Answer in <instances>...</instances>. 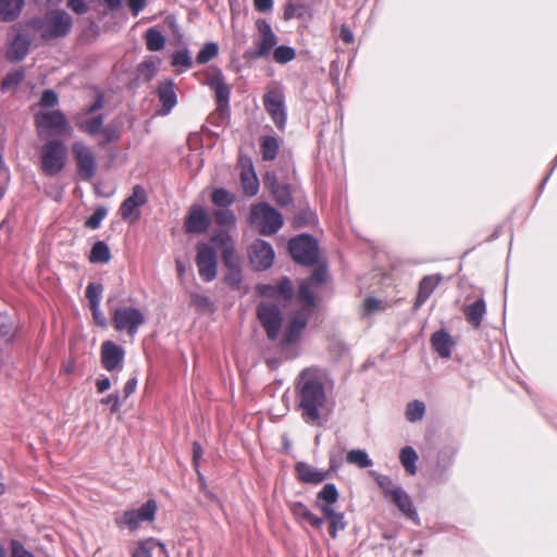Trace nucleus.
I'll return each instance as SVG.
<instances>
[{
    "mask_svg": "<svg viewBox=\"0 0 557 557\" xmlns=\"http://www.w3.org/2000/svg\"><path fill=\"white\" fill-rule=\"evenodd\" d=\"M288 248L295 261L311 265L318 260L317 242L309 235L302 234L289 240Z\"/></svg>",
    "mask_w": 557,
    "mask_h": 557,
    "instance_id": "nucleus-9",
    "label": "nucleus"
},
{
    "mask_svg": "<svg viewBox=\"0 0 557 557\" xmlns=\"http://www.w3.org/2000/svg\"><path fill=\"white\" fill-rule=\"evenodd\" d=\"M219 53V47L214 42H208L197 54L196 61L199 64H205L215 58Z\"/></svg>",
    "mask_w": 557,
    "mask_h": 557,
    "instance_id": "nucleus-43",
    "label": "nucleus"
},
{
    "mask_svg": "<svg viewBox=\"0 0 557 557\" xmlns=\"http://www.w3.org/2000/svg\"><path fill=\"white\" fill-rule=\"evenodd\" d=\"M261 152L264 160H274L278 152V143L276 138L272 136L264 137L261 141Z\"/></svg>",
    "mask_w": 557,
    "mask_h": 557,
    "instance_id": "nucleus-39",
    "label": "nucleus"
},
{
    "mask_svg": "<svg viewBox=\"0 0 557 557\" xmlns=\"http://www.w3.org/2000/svg\"><path fill=\"white\" fill-rule=\"evenodd\" d=\"M382 309V301L373 297L366 298L362 304V311L364 315L373 314Z\"/></svg>",
    "mask_w": 557,
    "mask_h": 557,
    "instance_id": "nucleus-50",
    "label": "nucleus"
},
{
    "mask_svg": "<svg viewBox=\"0 0 557 557\" xmlns=\"http://www.w3.org/2000/svg\"><path fill=\"white\" fill-rule=\"evenodd\" d=\"M23 78L24 74L21 71L9 73L2 82V89H10L17 86L23 81Z\"/></svg>",
    "mask_w": 557,
    "mask_h": 557,
    "instance_id": "nucleus-51",
    "label": "nucleus"
},
{
    "mask_svg": "<svg viewBox=\"0 0 557 557\" xmlns=\"http://www.w3.org/2000/svg\"><path fill=\"white\" fill-rule=\"evenodd\" d=\"M145 38H146L147 49L149 51H159L164 48L165 38L161 34V32H159L158 29L149 28L146 32Z\"/></svg>",
    "mask_w": 557,
    "mask_h": 557,
    "instance_id": "nucleus-37",
    "label": "nucleus"
},
{
    "mask_svg": "<svg viewBox=\"0 0 557 557\" xmlns=\"http://www.w3.org/2000/svg\"><path fill=\"white\" fill-rule=\"evenodd\" d=\"M466 321L474 329H479L486 313V305L484 299L480 298L463 309Z\"/></svg>",
    "mask_w": 557,
    "mask_h": 557,
    "instance_id": "nucleus-27",
    "label": "nucleus"
},
{
    "mask_svg": "<svg viewBox=\"0 0 557 557\" xmlns=\"http://www.w3.org/2000/svg\"><path fill=\"white\" fill-rule=\"evenodd\" d=\"M226 282L234 287H238L242 282L240 267L227 269Z\"/></svg>",
    "mask_w": 557,
    "mask_h": 557,
    "instance_id": "nucleus-53",
    "label": "nucleus"
},
{
    "mask_svg": "<svg viewBox=\"0 0 557 557\" xmlns=\"http://www.w3.org/2000/svg\"><path fill=\"white\" fill-rule=\"evenodd\" d=\"M137 382V377L133 376L125 383L123 387V399L128 398L135 392Z\"/></svg>",
    "mask_w": 557,
    "mask_h": 557,
    "instance_id": "nucleus-60",
    "label": "nucleus"
},
{
    "mask_svg": "<svg viewBox=\"0 0 557 557\" xmlns=\"http://www.w3.org/2000/svg\"><path fill=\"white\" fill-rule=\"evenodd\" d=\"M159 100L164 108V113L168 114L176 104V94L172 82L161 83L158 87Z\"/></svg>",
    "mask_w": 557,
    "mask_h": 557,
    "instance_id": "nucleus-29",
    "label": "nucleus"
},
{
    "mask_svg": "<svg viewBox=\"0 0 557 557\" xmlns=\"http://www.w3.org/2000/svg\"><path fill=\"white\" fill-rule=\"evenodd\" d=\"M11 557H34L20 542H11Z\"/></svg>",
    "mask_w": 557,
    "mask_h": 557,
    "instance_id": "nucleus-54",
    "label": "nucleus"
},
{
    "mask_svg": "<svg viewBox=\"0 0 557 557\" xmlns=\"http://www.w3.org/2000/svg\"><path fill=\"white\" fill-rule=\"evenodd\" d=\"M137 72L138 78L148 82L154 76L157 67L152 61H145L138 66Z\"/></svg>",
    "mask_w": 557,
    "mask_h": 557,
    "instance_id": "nucleus-47",
    "label": "nucleus"
},
{
    "mask_svg": "<svg viewBox=\"0 0 557 557\" xmlns=\"http://www.w3.org/2000/svg\"><path fill=\"white\" fill-rule=\"evenodd\" d=\"M293 513L300 519L307 520L311 511L302 503H295L292 506Z\"/></svg>",
    "mask_w": 557,
    "mask_h": 557,
    "instance_id": "nucleus-57",
    "label": "nucleus"
},
{
    "mask_svg": "<svg viewBox=\"0 0 557 557\" xmlns=\"http://www.w3.org/2000/svg\"><path fill=\"white\" fill-rule=\"evenodd\" d=\"M431 344L434 350L442 358H449L451 354V348L454 346V342L450 335L444 331L435 332L431 337Z\"/></svg>",
    "mask_w": 557,
    "mask_h": 557,
    "instance_id": "nucleus-26",
    "label": "nucleus"
},
{
    "mask_svg": "<svg viewBox=\"0 0 557 557\" xmlns=\"http://www.w3.org/2000/svg\"><path fill=\"white\" fill-rule=\"evenodd\" d=\"M67 152L60 140H50L41 149V169L45 174L53 176L60 173L66 161Z\"/></svg>",
    "mask_w": 557,
    "mask_h": 557,
    "instance_id": "nucleus-5",
    "label": "nucleus"
},
{
    "mask_svg": "<svg viewBox=\"0 0 557 557\" xmlns=\"http://www.w3.org/2000/svg\"><path fill=\"white\" fill-rule=\"evenodd\" d=\"M256 28L257 38L253 48L248 53L251 59L267 58L277 45L278 38L265 20H258Z\"/></svg>",
    "mask_w": 557,
    "mask_h": 557,
    "instance_id": "nucleus-7",
    "label": "nucleus"
},
{
    "mask_svg": "<svg viewBox=\"0 0 557 557\" xmlns=\"http://www.w3.org/2000/svg\"><path fill=\"white\" fill-rule=\"evenodd\" d=\"M69 7L77 14H84L88 11V0H69Z\"/></svg>",
    "mask_w": 557,
    "mask_h": 557,
    "instance_id": "nucleus-55",
    "label": "nucleus"
},
{
    "mask_svg": "<svg viewBox=\"0 0 557 557\" xmlns=\"http://www.w3.org/2000/svg\"><path fill=\"white\" fill-rule=\"evenodd\" d=\"M209 86L214 90L216 101L220 107L227 106L230 100L231 89L230 86L224 82V77L221 72L215 73L209 79Z\"/></svg>",
    "mask_w": 557,
    "mask_h": 557,
    "instance_id": "nucleus-25",
    "label": "nucleus"
},
{
    "mask_svg": "<svg viewBox=\"0 0 557 557\" xmlns=\"http://www.w3.org/2000/svg\"><path fill=\"white\" fill-rule=\"evenodd\" d=\"M391 500L398 507V509L409 519L417 521L418 513L412 504L410 496L401 488L400 491L394 492V496Z\"/></svg>",
    "mask_w": 557,
    "mask_h": 557,
    "instance_id": "nucleus-28",
    "label": "nucleus"
},
{
    "mask_svg": "<svg viewBox=\"0 0 557 557\" xmlns=\"http://www.w3.org/2000/svg\"><path fill=\"white\" fill-rule=\"evenodd\" d=\"M145 321V314L135 307L124 306L112 310L114 329L119 332H126L129 336H134Z\"/></svg>",
    "mask_w": 557,
    "mask_h": 557,
    "instance_id": "nucleus-6",
    "label": "nucleus"
},
{
    "mask_svg": "<svg viewBox=\"0 0 557 557\" xmlns=\"http://www.w3.org/2000/svg\"><path fill=\"white\" fill-rule=\"evenodd\" d=\"M339 37L345 44H351L354 41V34L347 25H342Z\"/></svg>",
    "mask_w": 557,
    "mask_h": 557,
    "instance_id": "nucleus-64",
    "label": "nucleus"
},
{
    "mask_svg": "<svg viewBox=\"0 0 557 557\" xmlns=\"http://www.w3.org/2000/svg\"><path fill=\"white\" fill-rule=\"evenodd\" d=\"M111 258L110 249L103 242H97L90 251L89 260L92 263H107Z\"/></svg>",
    "mask_w": 557,
    "mask_h": 557,
    "instance_id": "nucleus-36",
    "label": "nucleus"
},
{
    "mask_svg": "<svg viewBox=\"0 0 557 557\" xmlns=\"http://www.w3.org/2000/svg\"><path fill=\"white\" fill-rule=\"evenodd\" d=\"M399 459H400L403 467L410 475H413L417 473L416 462L418 460V455L412 447H410V446L404 447L400 450Z\"/></svg>",
    "mask_w": 557,
    "mask_h": 557,
    "instance_id": "nucleus-32",
    "label": "nucleus"
},
{
    "mask_svg": "<svg viewBox=\"0 0 557 557\" xmlns=\"http://www.w3.org/2000/svg\"><path fill=\"white\" fill-rule=\"evenodd\" d=\"M425 412V406L422 401L413 400L408 404L406 417L410 422L420 421Z\"/></svg>",
    "mask_w": 557,
    "mask_h": 557,
    "instance_id": "nucleus-42",
    "label": "nucleus"
},
{
    "mask_svg": "<svg viewBox=\"0 0 557 557\" xmlns=\"http://www.w3.org/2000/svg\"><path fill=\"white\" fill-rule=\"evenodd\" d=\"M379 486L383 490L386 497L392 498L394 492L400 491L401 487L396 485L389 476L381 475L376 479Z\"/></svg>",
    "mask_w": 557,
    "mask_h": 557,
    "instance_id": "nucleus-46",
    "label": "nucleus"
},
{
    "mask_svg": "<svg viewBox=\"0 0 557 557\" xmlns=\"http://www.w3.org/2000/svg\"><path fill=\"white\" fill-rule=\"evenodd\" d=\"M325 520L329 522V532L332 539H336L339 531L345 530L347 523L343 512L336 511L335 508L321 507Z\"/></svg>",
    "mask_w": 557,
    "mask_h": 557,
    "instance_id": "nucleus-24",
    "label": "nucleus"
},
{
    "mask_svg": "<svg viewBox=\"0 0 557 557\" xmlns=\"http://www.w3.org/2000/svg\"><path fill=\"white\" fill-rule=\"evenodd\" d=\"M443 276L441 274H432L424 276L419 283V290L414 301V307H421L438 286Z\"/></svg>",
    "mask_w": 557,
    "mask_h": 557,
    "instance_id": "nucleus-21",
    "label": "nucleus"
},
{
    "mask_svg": "<svg viewBox=\"0 0 557 557\" xmlns=\"http://www.w3.org/2000/svg\"><path fill=\"white\" fill-rule=\"evenodd\" d=\"M263 106L278 129L286 125L285 96L278 87L270 86L263 95Z\"/></svg>",
    "mask_w": 557,
    "mask_h": 557,
    "instance_id": "nucleus-8",
    "label": "nucleus"
},
{
    "mask_svg": "<svg viewBox=\"0 0 557 557\" xmlns=\"http://www.w3.org/2000/svg\"><path fill=\"white\" fill-rule=\"evenodd\" d=\"M258 319L270 339H275L282 325V314L275 304L264 301L258 306Z\"/></svg>",
    "mask_w": 557,
    "mask_h": 557,
    "instance_id": "nucleus-13",
    "label": "nucleus"
},
{
    "mask_svg": "<svg viewBox=\"0 0 557 557\" xmlns=\"http://www.w3.org/2000/svg\"><path fill=\"white\" fill-rule=\"evenodd\" d=\"M212 202L223 208H227L235 201V196L224 188H216L211 194Z\"/></svg>",
    "mask_w": 557,
    "mask_h": 557,
    "instance_id": "nucleus-40",
    "label": "nucleus"
},
{
    "mask_svg": "<svg viewBox=\"0 0 557 557\" xmlns=\"http://www.w3.org/2000/svg\"><path fill=\"white\" fill-rule=\"evenodd\" d=\"M73 25L72 17L64 11H50L44 18L34 21V27L46 39H55L66 36Z\"/></svg>",
    "mask_w": 557,
    "mask_h": 557,
    "instance_id": "nucleus-3",
    "label": "nucleus"
},
{
    "mask_svg": "<svg viewBox=\"0 0 557 557\" xmlns=\"http://www.w3.org/2000/svg\"><path fill=\"white\" fill-rule=\"evenodd\" d=\"M58 103V96L53 90H45L40 99V106L44 108H53Z\"/></svg>",
    "mask_w": 557,
    "mask_h": 557,
    "instance_id": "nucleus-52",
    "label": "nucleus"
},
{
    "mask_svg": "<svg viewBox=\"0 0 557 557\" xmlns=\"http://www.w3.org/2000/svg\"><path fill=\"white\" fill-rule=\"evenodd\" d=\"M338 500V492L334 484L327 483L317 495L315 507L321 511V507L334 508Z\"/></svg>",
    "mask_w": 557,
    "mask_h": 557,
    "instance_id": "nucleus-30",
    "label": "nucleus"
},
{
    "mask_svg": "<svg viewBox=\"0 0 557 557\" xmlns=\"http://www.w3.org/2000/svg\"><path fill=\"white\" fill-rule=\"evenodd\" d=\"M196 249L199 276L206 282L213 281L218 274L216 251L206 243H198Z\"/></svg>",
    "mask_w": 557,
    "mask_h": 557,
    "instance_id": "nucleus-11",
    "label": "nucleus"
},
{
    "mask_svg": "<svg viewBox=\"0 0 557 557\" xmlns=\"http://www.w3.org/2000/svg\"><path fill=\"white\" fill-rule=\"evenodd\" d=\"M296 471L300 481L310 484L322 483L329 475L327 471L319 470L306 462H298Z\"/></svg>",
    "mask_w": 557,
    "mask_h": 557,
    "instance_id": "nucleus-23",
    "label": "nucleus"
},
{
    "mask_svg": "<svg viewBox=\"0 0 557 557\" xmlns=\"http://www.w3.org/2000/svg\"><path fill=\"white\" fill-rule=\"evenodd\" d=\"M253 4L257 11L267 12L272 10L273 0H253Z\"/></svg>",
    "mask_w": 557,
    "mask_h": 557,
    "instance_id": "nucleus-62",
    "label": "nucleus"
},
{
    "mask_svg": "<svg viewBox=\"0 0 557 557\" xmlns=\"http://www.w3.org/2000/svg\"><path fill=\"white\" fill-rule=\"evenodd\" d=\"M296 58V51L289 46H278L273 50V60L278 64H286Z\"/></svg>",
    "mask_w": 557,
    "mask_h": 557,
    "instance_id": "nucleus-41",
    "label": "nucleus"
},
{
    "mask_svg": "<svg viewBox=\"0 0 557 557\" xmlns=\"http://www.w3.org/2000/svg\"><path fill=\"white\" fill-rule=\"evenodd\" d=\"M72 152L77 165V172L82 180L90 181L97 169L96 157L92 150L81 141L72 145Z\"/></svg>",
    "mask_w": 557,
    "mask_h": 557,
    "instance_id": "nucleus-12",
    "label": "nucleus"
},
{
    "mask_svg": "<svg viewBox=\"0 0 557 557\" xmlns=\"http://www.w3.org/2000/svg\"><path fill=\"white\" fill-rule=\"evenodd\" d=\"M259 293L264 297L287 300L293 295L292 283L288 278H283L277 285L261 284L258 285Z\"/></svg>",
    "mask_w": 557,
    "mask_h": 557,
    "instance_id": "nucleus-19",
    "label": "nucleus"
},
{
    "mask_svg": "<svg viewBox=\"0 0 557 557\" xmlns=\"http://www.w3.org/2000/svg\"><path fill=\"white\" fill-rule=\"evenodd\" d=\"M209 225L210 218L207 211L201 206H191L185 219L184 227L186 233H203L208 230Z\"/></svg>",
    "mask_w": 557,
    "mask_h": 557,
    "instance_id": "nucleus-18",
    "label": "nucleus"
},
{
    "mask_svg": "<svg viewBox=\"0 0 557 557\" xmlns=\"http://www.w3.org/2000/svg\"><path fill=\"white\" fill-rule=\"evenodd\" d=\"M273 194L281 205H287L290 201L286 186H278L276 189H273Z\"/></svg>",
    "mask_w": 557,
    "mask_h": 557,
    "instance_id": "nucleus-56",
    "label": "nucleus"
},
{
    "mask_svg": "<svg viewBox=\"0 0 557 557\" xmlns=\"http://www.w3.org/2000/svg\"><path fill=\"white\" fill-rule=\"evenodd\" d=\"M346 461L362 469L370 468L373 465V461L369 457L368 453L363 449L349 450L346 455Z\"/></svg>",
    "mask_w": 557,
    "mask_h": 557,
    "instance_id": "nucleus-33",
    "label": "nucleus"
},
{
    "mask_svg": "<svg viewBox=\"0 0 557 557\" xmlns=\"http://www.w3.org/2000/svg\"><path fill=\"white\" fill-rule=\"evenodd\" d=\"M156 548H159L162 554H166L164 544L153 539H149L139 544V546L134 550L133 557H151V554Z\"/></svg>",
    "mask_w": 557,
    "mask_h": 557,
    "instance_id": "nucleus-34",
    "label": "nucleus"
},
{
    "mask_svg": "<svg viewBox=\"0 0 557 557\" xmlns=\"http://www.w3.org/2000/svg\"><path fill=\"white\" fill-rule=\"evenodd\" d=\"M172 64L183 69H189L193 64L191 58L187 50H180L173 54Z\"/></svg>",
    "mask_w": 557,
    "mask_h": 557,
    "instance_id": "nucleus-48",
    "label": "nucleus"
},
{
    "mask_svg": "<svg viewBox=\"0 0 557 557\" xmlns=\"http://www.w3.org/2000/svg\"><path fill=\"white\" fill-rule=\"evenodd\" d=\"M91 311H92V318L96 322L97 325L99 326H107V319L104 317V314L101 312L100 310V306H97V307H90Z\"/></svg>",
    "mask_w": 557,
    "mask_h": 557,
    "instance_id": "nucleus-61",
    "label": "nucleus"
},
{
    "mask_svg": "<svg viewBox=\"0 0 557 557\" xmlns=\"http://www.w3.org/2000/svg\"><path fill=\"white\" fill-rule=\"evenodd\" d=\"M148 200L147 193L144 187L136 185L133 187V193L127 197L120 207V214L123 220L131 223L137 222L140 219L139 208Z\"/></svg>",
    "mask_w": 557,
    "mask_h": 557,
    "instance_id": "nucleus-15",
    "label": "nucleus"
},
{
    "mask_svg": "<svg viewBox=\"0 0 557 557\" xmlns=\"http://www.w3.org/2000/svg\"><path fill=\"white\" fill-rule=\"evenodd\" d=\"M35 125L39 137L44 138L65 131L67 120L60 110L42 111L35 114Z\"/></svg>",
    "mask_w": 557,
    "mask_h": 557,
    "instance_id": "nucleus-10",
    "label": "nucleus"
},
{
    "mask_svg": "<svg viewBox=\"0 0 557 557\" xmlns=\"http://www.w3.org/2000/svg\"><path fill=\"white\" fill-rule=\"evenodd\" d=\"M102 285L99 283H90L86 288V298L89 300L90 307L100 306L102 297Z\"/></svg>",
    "mask_w": 557,
    "mask_h": 557,
    "instance_id": "nucleus-44",
    "label": "nucleus"
},
{
    "mask_svg": "<svg viewBox=\"0 0 557 557\" xmlns=\"http://www.w3.org/2000/svg\"><path fill=\"white\" fill-rule=\"evenodd\" d=\"M240 182L247 196H255L259 190V181L250 160H242Z\"/></svg>",
    "mask_w": 557,
    "mask_h": 557,
    "instance_id": "nucleus-20",
    "label": "nucleus"
},
{
    "mask_svg": "<svg viewBox=\"0 0 557 557\" xmlns=\"http://www.w3.org/2000/svg\"><path fill=\"white\" fill-rule=\"evenodd\" d=\"M96 386H97V391L99 393H104L106 391H108L111 387V381L107 376H100L96 381Z\"/></svg>",
    "mask_w": 557,
    "mask_h": 557,
    "instance_id": "nucleus-63",
    "label": "nucleus"
},
{
    "mask_svg": "<svg viewBox=\"0 0 557 557\" xmlns=\"http://www.w3.org/2000/svg\"><path fill=\"white\" fill-rule=\"evenodd\" d=\"M107 215L106 208H98L96 211L86 220L85 225L91 230H96L100 226L101 221Z\"/></svg>",
    "mask_w": 557,
    "mask_h": 557,
    "instance_id": "nucleus-49",
    "label": "nucleus"
},
{
    "mask_svg": "<svg viewBox=\"0 0 557 557\" xmlns=\"http://www.w3.org/2000/svg\"><path fill=\"white\" fill-rule=\"evenodd\" d=\"M274 256L271 245L262 239L255 240L250 246V262L259 271L269 269L273 264Z\"/></svg>",
    "mask_w": 557,
    "mask_h": 557,
    "instance_id": "nucleus-16",
    "label": "nucleus"
},
{
    "mask_svg": "<svg viewBox=\"0 0 557 557\" xmlns=\"http://www.w3.org/2000/svg\"><path fill=\"white\" fill-rule=\"evenodd\" d=\"M28 52V42L22 37L17 36L8 50V58L12 61L22 60Z\"/></svg>",
    "mask_w": 557,
    "mask_h": 557,
    "instance_id": "nucleus-35",
    "label": "nucleus"
},
{
    "mask_svg": "<svg viewBox=\"0 0 557 557\" xmlns=\"http://www.w3.org/2000/svg\"><path fill=\"white\" fill-rule=\"evenodd\" d=\"M325 275H326L325 270L320 268V269H317L307 281L313 285H320L325 281Z\"/></svg>",
    "mask_w": 557,
    "mask_h": 557,
    "instance_id": "nucleus-59",
    "label": "nucleus"
},
{
    "mask_svg": "<svg viewBox=\"0 0 557 557\" xmlns=\"http://www.w3.org/2000/svg\"><path fill=\"white\" fill-rule=\"evenodd\" d=\"M327 374L319 368H307L296 379L295 389L301 418L306 423L321 425V411L327 404L326 389L331 386Z\"/></svg>",
    "mask_w": 557,
    "mask_h": 557,
    "instance_id": "nucleus-1",
    "label": "nucleus"
},
{
    "mask_svg": "<svg viewBox=\"0 0 557 557\" xmlns=\"http://www.w3.org/2000/svg\"><path fill=\"white\" fill-rule=\"evenodd\" d=\"M125 358V350L117 344L106 341L101 345V364L107 371H121Z\"/></svg>",
    "mask_w": 557,
    "mask_h": 557,
    "instance_id": "nucleus-17",
    "label": "nucleus"
},
{
    "mask_svg": "<svg viewBox=\"0 0 557 557\" xmlns=\"http://www.w3.org/2000/svg\"><path fill=\"white\" fill-rule=\"evenodd\" d=\"M102 124L103 117L102 115H98L81 123L79 128L88 133L89 135H96L100 133V131L102 129Z\"/></svg>",
    "mask_w": 557,
    "mask_h": 557,
    "instance_id": "nucleus-45",
    "label": "nucleus"
},
{
    "mask_svg": "<svg viewBox=\"0 0 557 557\" xmlns=\"http://www.w3.org/2000/svg\"><path fill=\"white\" fill-rule=\"evenodd\" d=\"M249 222L263 235L276 233L283 225L282 214L268 203H258L251 208Z\"/></svg>",
    "mask_w": 557,
    "mask_h": 557,
    "instance_id": "nucleus-4",
    "label": "nucleus"
},
{
    "mask_svg": "<svg viewBox=\"0 0 557 557\" xmlns=\"http://www.w3.org/2000/svg\"><path fill=\"white\" fill-rule=\"evenodd\" d=\"M101 404L110 405L112 412H117L121 406L120 396L117 394H110L101 399Z\"/></svg>",
    "mask_w": 557,
    "mask_h": 557,
    "instance_id": "nucleus-58",
    "label": "nucleus"
},
{
    "mask_svg": "<svg viewBox=\"0 0 557 557\" xmlns=\"http://www.w3.org/2000/svg\"><path fill=\"white\" fill-rule=\"evenodd\" d=\"M24 7V0H0V20L14 21Z\"/></svg>",
    "mask_w": 557,
    "mask_h": 557,
    "instance_id": "nucleus-31",
    "label": "nucleus"
},
{
    "mask_svg": "<svg viewBox=\"0 0 557 557\" xmlns=\"http://www.w3.org/2000/svg\"><path fill=\"white\" fill-rule=\"evenodd\" d=\"M212 240L222 245L223 250V262L227 269L237 268L239 265V259L235 253L232 239L226 233H220L212 237Z\"/></svg>",
    "mask_w": 557,
    "mask_h": 557,
    "instance_id": "nucleus-22",
    "label": "nucleus"
},
{
    "mask_svg": "<svg viewBox=\"0 0 557 557\" xmlns=\"http://www.w3.org/2000/svg\"><path fill=\"white\" fill-rule=\"evenodd\" d=\"M313 286L314 285L307 280L302 281L299 285L298 299L304 305V308L292 318L286 329L283 338V343L286 345L293 344L299 338L302 330L307 325L308 315L315 307Z\"/></svg>",
    "mask_w": 557,
    "mask_h": 557,
    "instance_id": "nucleus-2",
    "label": "nucleus"
},
{
    "mask_svg": "<svg viewBox=\"0 0 557 557\" xmlns=\"http://www.w3.org/2000/svg\"><path fill=\"white\" fill-rule=\"evenodd\" d=\"M214 220L218 225L225 228H233L236 225V216L233 211L223 208L215 210L213 213Z\"/></svg>",
    "mask_w": 557,
    "mask_h": 557,
    "instance_id": "nucleus-38",
    "label": "nucleus"
},
{
    "mask_svg": "<svg viewBox=\"0 0 557 557\" xmlns=\"http://www.w3.org/2000/svg\"><path fill=\"white\" fill-rule=\"evenodd\" d=\"M157 504L153 499H149L139 509L126 510L122 518L116 519L117 524H124L129 530H136L143 522H151L154 520Z\"/></svg>",
    "mask_w": 557,
    "mask_h": 557,
    "instance_id": "nucleus-14",
    "label": "nucleus"
}]
</instances>
